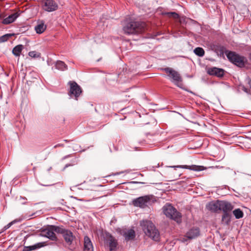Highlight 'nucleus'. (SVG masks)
Segmentation results:
<instances>
[{
	"label": "nucleus",
	"mask_w": 251,
	"mask_h": 251,
	"mask_svg": "<svg viewBox=\"0 0 251 251\" xmlns=\"http://www.w3.org/2000/svg\"><path fill=\"white\" fill-rule=\"evenodd\" d=\"M12 35L10 34H7L5 35H4L0 37V42H4L8 39L9 37L11 36Z\"/></svg>",
	"instance_id": "30"
},
{
	"label": "nucleus",
	"mask_w": 251,
	"mask_h": 251,
	"mask_svg": "<svg viewBox=\"0 0 251 251\" xmlns=\"http://www.w3.org/2000/svg\"><path fill=\"white\" fill-rule=\"evenodd\" d=\"M68 84L70 86L69 95L71 97L74 96L75 99L77 100V98L82 92L80 87L74 81H70Z\"/></svg>",
	"instance_id": "8"
},
{
	"label": "nucleus",
	"mask_w": 251,
	"mask_h": 251,
	"mask_svg": "<svg viewBox=\"0 0 251 251\" xmlns=\"http://www.w3.org/2000/svg\"><path fill=\"white\" fill-rule=\"evenodd\" d=\"M231 212L223 213L222 216V224L226 226L229 225L231 222Z\"/></svg>",
	"instance_id": "22"
},
{
	"label": "nucleus",
	"mask_w": 251,
	"mask_h": 251,
	"mask_svg": "<svg viewBox=\"0 0 251 251\" xmlns=\"http://www.w3.org/2000/svg\"><path fill=\"white\" fill-rule=\"evenodd\" d=\"M164 14L167 16L168 17L173 18L174 19H177L179 18L178 14L175 12H165Z\"/></svg>",
	"instance_id": "28"
},
{
	"label": "nucleus",
	"mask_w": 251,
	"mask_h": 251,
	"mask_svg": "<svg viewBox=\"0 0 251 251\" xmlns=\"http://www.w3.org/2000/svg\"><path fill=\"white\" fill-rule=\"evenodd\" d=\"M83 251H94L92 242L88 236H85L84 238Z\"/></svg>",
	"instance_id": "20"
},
{
	"label": "nucleus",
	"mask_w": 251,
	"mask_h": 251,
	"mask_svg": "<svg viewBox=\"0 0 251 251\" xmlns=\"http://www.w3.org/2000/svg\"><path fill=\"white\" fill-rule=\"evenodd\" d=\"M19 14L18 12H15L10 15L7 18H4L2 23L4 25H8L14 22L16 19L19 17Z\"/></svg>",
	"instance_id": "19"
},
{
	"label": "nucleus",
	"mask_w": 251,
	"mask_h": 251,
	"mask_svg": "<svg viewBox=\"0 0 251 251\" xmlns=\"http://www.w3.org/2000/svg\"><path fill=\"white\" fill-rule=\"evenodd\" d=\"M55 66L56 69L61 71H64L68 69L67 65L63 61L60 60L56 62Z\"/></svg>",
	"instance_id": "24"
},
{
	"label": "nucleus",
	"mask_w": 251,
	"mask_h": 251,
	"mask_svg": "<svg viewBox=\"0 0 251 251\" xmlns=\"http://www.w3.org/2000/svg\"><path fill=\"white\" fill-rule=\"evenodd\" d=\"M194 52L195 54L200 57L203 56L205 53L204 50L201 47H197L195 48L194 50Z\"/></svg>",
	"instance_id": "27"
},
{
	"label": "nucleus",
	"mask_w": 251,
	"mask_h": 251,
	"mask_svg": "<svg viewBox=\"0 0 251 251\" xmlns=\"http://www.w3.org/2000/svg\"><path fill=\"white\" fill-rule=\"evenodd\" d=\"M46 25L42 21L39 22L38 25L35 26L34 29L37 33L41 34L46 30Z\"/></svg>",
	"instance_id": "23"
},
{
	"label": "nucleus",
	"mask_w": 251,
	"mask_h": 251,
	"mask_svg": "<svg viewBox=\"0 0 251 251\" xmlns=\"http://www.w3.org/2000/svg\"><path fill=\"white\" fill-rule=\"evenodd\" d=\"M60 231L59 226L51 225L43 229L42 234L43 236L46 237L53 241H57L58 239L54 232L58 233Z\"/></svg>",
	"instance_id": "6"
},
{
	"label": "nucleus",
	"mask_w": 251,
	"mask_h": 251,
	"mask_svg": "<svg viewBox=\"0 0 251 251\" xmlns=\"http://www.w3.org/2000/svg\"><path fill=\"white\" fill-rule=\"evenodd\" d=\"M57 4L52 0H46L44 4V9L45 10L51 12L57 9Z\"/></svg>",
	"instance_id": "15"
},
{
	"label": "nucleus",
	"mask_w": 251,
	"mask_h": 251,
	"mask_svg": "<svg viewBox=\"0 0 251 251\" xmlns=\"http://www.w3.org/2000/svg\"><path fill=\"white\" fill-rule=\"evenodd\" d=\"M200 229L198 227H193L191 228L186 233V236L190 239H194L200 235Z\"/></svg>",
	"instance_id": "17"
},
{
	"label": "nucleus",
	"mask_w": 251,
	"mask_h": 251,
	"mask_svg": "<svg viewBox=\"0 0 251 251\" xmlns=\"http://www.w3.org/2000/svg\"><path fill=\"white\" fill-rule=\"evenodd\" d=\"M24 48V47L23 45H18L13 48L12 53L16 56H20Z\"/></svg>",
	"instance_id": "25"
},
{
	"label": "nucleus",
	"mask_w": 251,
	"mask_h": 251,
	"mask_svg": "<svg viewBox=\"0 0 251 251\" xmlns=\"http://www.w3.org/2000/svg\"><path fill=\"white\" fill-rule=\"evenodd\" d=\"M150 201L151 198L149 196H145L134 199L132 203L135 206L144 208L147 206Z\"/></svg>",
	"instance_id": "9"
},
{
	"label": "nucleus",
	"mask_w": 251,
	"mask_h": 251,
	"mask_svg": "<svg viewBox=\"0 0 251 251\" xmlns=\"http://www.w3.org/2000/svg\"><path fill=\"white\" fill-rule=\"evenodd\" d=\"M64 141H65L66 142H68V140H64Z\"/></svg>",
	"instance_id": "39"
},
{
	"label": "nucleus",
	"mask_w": 251,
	"mask_h": 251,
	"mask_svg": "<svg viewBox=\"0 0 251 251\" xmlns=\"http://www.w3.org/2000/svg\"><path fill=\"white\" fill-rule=\"evenodd\" d=\"M207 73L211 75L222 77L224 75L225 71L222 69L214 67L209 68L207 70Z\"/></svg>",
	"instance_id": "14"
},
{
	"label": "nucleus",
	"mask_w": 251,
	"mask_h": 251,
	"mask_svg": "<svg viewBox=\"0 0 251 251\" xmlns=\"http://www.w3.org/2000/svg\"><path fill=\"white\" fill-rule=\"evenodd\" d=\"M58 147H64V145L61 144H57L56 145L54 146V148H56Z\"/></svg>",
	"instance_id": "36"
},
{
	"label": "nucleus",
	"mask_w": 251,
	"mask_h": 251,
	"mask_svg": "<svg viewBox=\"0 0 251 251\" xmlns=\"http://www.w3.org/2000/svg\"><path fill=\"white\" fill-rule=\"evenodd\" d=\"M246 82L247 84H248L249 86L251 88V79L250 78H248L246 79Z\"/></svg>",
	"instance_id": "32"
},
{
	"label": "nucleus",
	"mask_w": 251,
	"mask_h": 251,
	"mask_svg": "<svg viewBox=\"0 0 251 251\" xmlns=\"http://www.w3.org/2000/svg\"><path fill=\"white\" fill-rule=\"evenodd\" d=\"M121 234L126 241L133 240L135 237V232L133 229L124 230Z\"/></svg>",
	"instance_id": "16"
},
{
	"label": "nucleus",
	"mask_w": 251,
	"mask_h": 251,
	"mask_svg": "<svg viewBox=\"0 0 251 251\" xmlns=\"http://www.w3.org/2000/svg\"><path fill=\"white\" fill-rule=\"evenodd\" d=\"M104 244L106 247H108L109 251H116L118 248L117 240L108 232L105 233Z\"/></svg>",
	"instance_id": "7"
},
{
	"label": "nucleus",
	"mask_w": 251,
	"mask_h": 251,
	"mask_svg": "<svg viewBox=\"0 0 251 251\" xmlns=\"http://www.w3.org/2000/svg\"><path fill=\"white\" fill-rule=\"evenodd\" d=\"M226 57L230 62L241 68L245 66L247 61L245 57L232 51L226 52Z\"/></svg>",
	"instance_id": "4"
},
{
	"label": "nucleus",
	"mask_w": 251,
	"mask_h": 251,
	"mask_svg": "<svg viewBox=\"0 0 251 251\" xmlns=\"http://www.w3.org/2000/svg\"><path fill=\"white\" fill-rule=\"evenodd\" d=\"M243 90L247 93H249L250 90L245 87H243Z\"/></svg>",
	"instance_id": "34"
},
{
	"label": "nucleus",
	"mask_w": 251,
	"mask_h": 251,
	"mask_svg": "<svg viewBox=\"0 0 251 251\" xmlns=\"http://www.w3.org/2000/svg\"><path fill=\"white\" fill-rule=\"evenodd\" d=\"M185 20H186V18L182 17V18L180 19V23L185 22Z\"/></svg>",
	"instance_id": "35"
},
{
	"label": "nucleus",
	"mask_w": 251,
	"mask_h": 251,
	"mask_svg": "<svg viewBox=\"0 0 251 251\" xmlns=\"http://www.w3.org/2000/svg\"><path fill=\"white\" fill-rule=\"evenodd\" d=\"M28 55L29 56L32 58H38L40 56V53L37 52L35 51H29Z\"/></svg>",
	"instance_id": "29"
},
{
	"label": "nucleus",
	"mask_w": 251,
	"mask_h": 251,
	"mask_svg": "<svg viewBox=\"0 0 251 251\" xmlns=\"http://www.w3.org/2000/svg\"><path fill=\"white\" fill-rule=\"evenodd\" d=\"M220 211H223V213L231 212L234 206L229 202L225 201H220Z\"/></svg>",
	"instance_id": "11"
},
{
	"label": "nucleus",
	"mask_w": 251,
	"mask_h": 251,
	"mask_svg": "<svg viewBox=\"0 0 251 251\" xmlns=\"http://www.w3.org/2000/svg\"><path fill=\"white\" fill-rule=\"evenodd\" d=\"M59 229L60 231L58 233L62 235L65 242L68 245L72 244L75 239V236H73V233L70 230L63 228L62 227L59 226Z\"/></svg>",
	"instance_id": "10"
},
{
	"label": "nucleus",
	"mask_w": 251,
	"mask_h": 251,
	"mask_svg": "<svg viewBox=\"0 0 251 251\" xmlns=\"http://www.w3.org/2000/svg\"><path fill=\"white\" fill-rule=\"evenodd\" d=\"M46 245V242H39L33 245L29 246H24L23 251H32L39 249Z\"/></svg>",
	"instance_id": "18"
},
{
	"label": "nucleus",
	"mask_w": 251,
	"mask_h": 251,
	"mask_svg": "<svg viewBox=\"0 0 251 251\" xmlns=\"http://www.w3.org/2000/svg\"><path fill=\"white\" fill-rule=\"evenodd\" d=\"M140 226L145 234L155 241L160 239V233L153 223L149 220H143L140 222Z\"/></svg>",
	"instance_id": "2"
},
{
	"label": "nucleus",
	"mask_w": 251,
	"mask_h": 251,
	"mask_svg": "<svg viewBox=\"0 0 251 251\" xmlns=\"http://www.w3.org/2000/svg\"><path fill=\"white\" fill-rule=\"evenodd\" d=\"M213 50L220 57H224L225 53L226 55V52L230 51L226 50V48L224 46L220 44L214 45Z\"/></svg>",
	"instance_id": "13"
},
{
	"label": "nucleus",
	"mask_w": 251,
	"mask_h": 251,
	"mask_svg": "<svg viewBox=\"0 0 251 251\" xmlns=\"http://www.w3.org/2000/svg\"><path fill=\"white\" fill-rule=\"evenodd\" d=\"M70 156V155H66V156H64V157H63V159H66V158H68V157H69Z\"/></svg>",
	"instance_id": "37"
},
{
	"label": "nucleus",
	"mask_w": 251,
	"mask_h": 251,
	"mask_svg": "<svg viewBox=\"0 0 251 251\" xmlns=\"http://www.w3.org/2000/svg\"><path fill=\"white\" fill-rule=\"evenodd\" d=\"M233 214L235 218L237 219L242 218L244 216V213L240 208H237L234 210L233 211Z\"/></svg>",
	"instance_id": "26"
},
{
	"label": "nucleus",
	"mask_w": 251,
	"mask_h": 251,
	"mask_svg": "<svg viewBox=\"0 0 251 251\" xmlns=\"http://www.w3.org/2000/svg\"><path fill=\"white\" fill-rule=\"evenodd\" d=\"M164 214L166 217L178 223L181 221V215L171 204H165L163 207Z\"/></svg>",
	"instance_id": "3"
},
{
	"label": "nucleus",
	"mask_w": 251,
	"mask_h": 251,
	"mask_svg": "<svg viewBox=\"0 0 251 251\" xmlns=\"http://www.w3.org/2000/svg\"><path fill=\"white\" fill-rule=\"evenodd\" d=\"M146 24L144 22H137L131 20H127L123 26V30L127 35L136 34L145 30Z\"/></svg>",
	"instance_id": "1"
},
{
	"label": "nucleus",
	"mask_w": 251,
	"mask_h": 251,
	"mask_svg": "<svg viewBox=\"0 0 251 251\" xmlns=\"http://www.w3.org/2000/svg\"><path fill=\"white\" fill-rule=\"evenodd\" d=\"M21 220H22L21 219H15L14 221H12L11 222L9 223L4 227L6 229L8 228L9 227H10L12 225H13V224H15L16 223L20 222L21 221Z\"/></svg>",
	"instance_id": "31"
},
{
	"label": "nucleus",
	"mask_w": 251,
	"mask_h": 251,
	"mask_svg": "<svg viewBox=\"0 0 251 251\" xmlns=\"http://www.w3.org/2000/svg\"><path fill=\"white\" fill-rule=\"evenodd\" d=\"M71 166V165H70V164H66V165H65V168H67V167H69V166Z\"/></svg>",
	"instance_id": "38"
},
{
	"label": "nucleus",
	"mask_w": 251,
	"mask_h": 251,
	"mask_svg": "<svg viewBox=\"0 0 251 251\" xmlns=\"http://www.w3.org/2000/svg\"><path fill=\"white\" fill-rule=\"evenodd\" d=\"M171 167L176 168H180L183 169H188L193 171H200L203 170V166H196V165H192V166H187V165H178V166H171Z\"/></svg>",
	"instance_id": "21"
},
{
	"label": "nucleus",
	"mask_w": 251,
	"mask_h": 251,
	"mask_svg": "<svg viewBox=\"0 0 251 251\" xmlns=\"http://www.w3.org/2000/svg\"><path fill=\"white\" fill-rule=\"evenodd\" d=\"M220 200H217L216 201H212L209 202L206 205V208L214 213H219L220 211Z\"/></svg>",
	"instance_id": "12"
},
{
	"label": "nucleus",
	"mask_w": 251,
	"mask_h": 251,
	"mask_svg": "<svg viewBox=\"0 0 251 251\" xmlns=\"http://www.w3.org/2000/svg\"><path fill=\"white\" fill-rule=\"evenodd\" d=\"M5 17V15L4 13L0 12V21L1 20H3L4 19V17Z\"/></svg>",
	"instance_id": "33"
},
{
	"label": "nucleus",
	"mask_w": 251,
	"mask_h": 251,
	"mask_svg": "<svg viewBox=\"0 0 251 251\" xmlns=\"http://www.w3.org/2000/svg\"><path fill=\"white\" fill-rule=\"evenodd\" d=\"M162 70L168 74V76L171 79L172 82L177 86L181 88L182 78L178 72L169 67L163 68Z\"/></svg>",
	"instance_id": "5"
}]
</instances>
